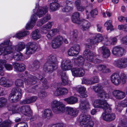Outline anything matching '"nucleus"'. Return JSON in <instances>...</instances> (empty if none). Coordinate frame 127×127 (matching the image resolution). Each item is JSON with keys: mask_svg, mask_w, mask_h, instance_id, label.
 I'll return each instance as SVG.
<instances>
[{"mask_svg": "<svg viewBox=\"0 0 127 127\" xmlns=\"http://www.w3.org/2000/svg\"><path fill=\"white\" fill-rule=\"evenodd\" d=\"M19 77L25 79V82L26 85H31L36 83L38 79L40 80L42 83V85L45 89H47L49 87L46 79L42 76L38 74L37 77L35 76L28 74V72L25 71V74H19Z\"/></svg>", "mask_w": 127, "mask_h": 127, "instance_id": "1", "label": "nucleus"}, {"mask_svg": "<svg viewBox=\"0 0 127 127\" xmlns=\"http://www.w3.org/2000/svg\"><path fill=\"white\" fill-rule=\"evenodd\" d=\"M58 68V62L56 56L50 55L48 57V61L43 66L44 71L48 73H51Z\"/></svg>", "mask_w": 127, "mask_h": 127, "instance_id": "2", "label": "nucleus"}, {"mask_svg": "<svg viewBox=\"0 0 127 127\" xmlns=\"http://www.w3.org/2000/svg\"><path fill=\"white\" fill-rule=\"evenodd\" d=\"M12 111L13 113H19L21 112L22 114L28 117H31L32 115V111L28 105L22 106L20 108V110L18 105H14L13 106Z\"/></svg>", "mask_w": 127, "mask_h": 127, "instance_id": "3", "label": "nucleus"}, {"mask_svg": "<svg viewBox=\"0 0 127 127\" xmlns=\"http://www.w3.org/2000/svg\"><path fill=\"white\" fill-rule=\"evenodd\" d=\"M83 57L87 60L95 64H98L101 62V60L94 59L96 56V54L93 52L91 51L89 49H86L83 53Z\"/></svg>", "mask_w": 127, "mask_h": 127, "instance_id": "4", "label": "nucleus"}, {"mask_svg": "<svg viewBox=\"0 0 127 127\" xmlns=\"http://www.w3.org/2000/svg\"><path fill=\"white\" fill-rule=\"evenodd\" d=\"M9 40L4 42L0 45V55L3 54L5 55L13 52L14 50L12 45H9Z\"/></svg>", "mask_w": 127, "mask_h": 127, "instance_id": "5", "label": "nucleus"}, {"mask_svg": "<svg viewBox=\"0 0 127 127\" xmlns=\"http://www.w3.org/2000/svg\"><path fill=\"white\" fill-rule=\"evenodd\" d=\"M22 91L20 89L13 88L9 95L8 99L11 102H16L20 100L22 97Z\"/></svg>", "mask_w": 127, "mask_h": 127, "instance_id": "6", "label": "nucleus"}, {"mask_svg": "<svg viewBox=\"0 0 127 127\" xmlns=\"http://www.w3.org/2000/svg\"><path fill=\"white\" fill-rule=\"evenodd\" d=\"M94 106L95 108H102L105 112H110L111 109L110 106L106 100L97 99L94 102Z\"/></svg>", "mask_w": 127, "mask_h": 127, "instance_id": "7", "label": "nucleus"}, {"mask_svg": "<svg viewBox=\"0 0 127 127\" xmlns=\"http://www.w3.org/2000/svg\"><path fill=\"white\" fill-rule=\"evenodd\" d=\"M52 109L54 113L58 114L64 111V105L61 102L54 100L51 103Z\"/></svg>", "mask_w": 127, "mask_h": 127, "instance_id": "8", "label": "nucleus"}, {"mask_svg": "<svg viewBox=\"0 0 127 127\" xmlns=\"http://www.w3.org/2000/svg\"><path fill=\"white\" fill-rule=\"evenodd\" d=\"M103 38L102 36L100 34H97L95 37L94 39H90L88 41L90 42V44H86L87 47L90 49H93L94 46V44L100 42L103 39Z\"/></svg>", "mask_w": 127, "mask_h": 127, "instance_id": "9", "label": "nucleus"}, {"mask_svg": "<svg viewBox=\"0 0 127 127\" xmlns=\"http://www.w3.org/2000/svg\"><path fill=\"white\" fill-rule=\"evenodd\" d=\"M114 65L116 67L121 69L127 67V58H122L115 61Z\"/></svg>", "mask_w": 127, "mask_h": 127, "instance_id": "10", "label": "nucleus"}, {"mask_svg": "<svg viewBox=\"0 0 127 127\" xmlns=\"http://www.w3.org/2000/svg\"><path fill=\"white\" fill-rule=\"evenodd\" d=\"M38 48V44L35 42H30L28 43L26 48V54L30 55L34 53Z\"/></svg>", "mask_w": 127, "mask_h": 127, "instance_id": "11", "label": "nucleus"}, {"mask_svg": "<svg viewBox=\"0 0 127 127\" xmlns=\"http://www.w3.org/2000/svg\"><path fill=\"white\" fill-rule=\"evenodd\" d=\"M63 37L60 35L54 37L52 41L51 46L52 48L56 49L60 47L63 43Z\"/></svg>", "mask_w": 127, "mask_h": 127, "instance_id": "12", "label": "nucleus"}, {"mask_svg": "<svg viewBox=\"0 0 127 127\" xmlns=\"http://www.w3.org/2000/svg\"><path fill=\"white\" fill-rule=\"evenodd\" d=\"M126 52V50L124 49L119 46H117L114 47L112 51L113 55L119 57L122 56Z\"/></svg>", "mask_w": 127, "mask_h": 127, "instance_id": "13", "label": "nucleus"}, {"mask_svg": "<svg viewBox=\"0 0 127 127\" xmlns=\"http://www.w3.org/2000/svg\"><path fill=\"white\" fill-rule=\"evenodd\" d=\"M112 94L113 96L117 99L122 100L125 97L126 94L125 93L118 90H115Z\"/></svg>", "mask_w": 127, "mask_h": 127, "instance_id": "14", "label": "nucleus"}, {"mask_svg": "<svg viewBox=\"0 0 127 127\" xmlns=\"http://www.w3.org/2000/svg\"><path fill=\"white\" fill-rule=\"evenodd\" d=\"M62 69L64 71L71 69L72 67L71 62L69 59H65L63 61L61 65Z\"/></svg>", "mask_w": 127, "mask_h": 127, "instance_id": "15", "label": "nucleus"}, {"mask_svg": "<svg viewBox=\"0 0 127 127\" xmlns=\"http://www.w3.org/2000/svg\"><path fill=\"white\" fill-rule=\"evenodd\" d=\"M38 16L37 14L36 15L35 14L31 16L30 22L28 23L27 25L26 28V29L29 30L31 29L35 26L37 19Z\"/></svg>", "mask_w": 127, "mask_h": 127, "instance_id": "16", "label": "nucleus"}, {"mask_svg": "<svg viewBox=\"0 0 127 127\" xmlns=\"http://www.w3.org/2000/svg\"><path fill=\"white\" fill-rule=\"evenodd\" d=\"M120 76L118 73H114L111 75V80L114 84L118 86L121 83Z\"/></svg>", "mask_w": 127, "mask_h": 127, "instance_id": "17", "label": "nucleus"}, {"mask_svg": "<svg viewBox=\"0 0 127 127\" xmlns=\"http://www.w3.org/2000/svg\"><path fill=\"white\" fill-rule=\"evenodd\" d=\"M104 112L105 113H103L102 115V117L103 120L107 121H111L115 119V116L114 114H108V113H110V112Z\"/></svg>", "mask_w": 127, "mask_h": 127, "instance_id": "18", "label": "nucleus"}, {"mask_svg": "<svg viewBox=\"0 0 127 127\" xmlns=\"http://www.w3.org/2000/svg\"><path fill=\"white\" fill-rule=\"evenodd\" d=\"M90 105L89 102L86 100H81L80 104V107L83 112L89 108Z\"/></svg>", "mask_w": 127, "mask_h": 127, "instance_id": "19", "label": "nucleus"}, {"mask_svg": "<svg viewBox=\"0 0 127 127\" xmlns=\"http://www.w3.org/2000/svg\"><path fill=\"white\" fill-rule=\"evenodd\" d=\"M90 115L83 114L80 115L79 121L81 125L91 120Z\"/></svg>", "mask_w": 127, "mask_h": 127, "instance_id": "20", "label": "nucleus"}, {"mask_svg": "<svg viewBox=\"0 0 127 127\" xmlns=\"http://www.w3.org/2000/svg\"><path fill=\"white\" fill-rule=\"evenodd\" d=\"M98 70L102 71L103 73H107L111 72L109 68H106V66L105 65L99 64L97 66Z\"/></svg>", "mask_w": 127, "mask_h": 127, "instance_id": "21", "label": "nucleus"}, {"mask_svg": "<svg viewBox=\"0 0 127 127\" xmlns=\"http://www.w3.org/2000/svg\"><path fill=\"white\" fill-rule=\"evenodd\" d=\"M37 98V96H33L25 100L20 101V103L21 104H29L35 102Z\"/></svg>", "mask_w": 127, "mask_h": 127, "instance_id": "22", "label": "nucleus"}, {"mask_svg": "<svg viewBox=\"0 0 127 127\" xmlns=\"http://www.w3.org/2000/svg\"><path fill=\"white\" fill-rule=\"evenodd\" d=\"M80 13L78 12H75L74 13L72 17V22L75 23L80 24L81 23L82 21L79 18Z\"/></svg>", "mask_w": 127, "mask_h": 127, "instance_id": "23", "label": "nucleus"}, {"mask_svg": "<svg viewBox=\"0 0 127 127\" xmlns=\"http://www.w3.org/2000/svg\"><path fill=\"white\" fill-rule=\"evenodd\" d=\"M100 50L101 51L103 57L105 58H108L110 55V52L108 48L105 46H103L100 48Z\"/></svg>", "mask_w": 127, "mask_h": 127, "instance_id": "24", "label": "nucleus"}, {"mask_svg": "<svg viewBox=\"0 0 127 127\" xmlns=\"http://www.w3.org/2000/svg\"><path fill=\"white\" fill-rule=\"evenodd\" d=\"M13 65L14 68L17 71L22 72L25 70V65L24 64L14 63H13Z\"/></svg>", "mask_w": 127, "mask_h": 127, "instance_id": "25", "label": "nucleus"}, {"mask_svg": "<svg viewBox=\"0 0 127 127\" xmlns=\"http://www.w3.org/2000/svg\"><path fill=\"white\" fill-rule=\"evenodd\" d=\"M76 90L80 94L79 96L81 98L86 97L87 95L86 94V89L83 87L77 88Z\"/></svg>", "mask_w": 127, "mask_h": 127, "instance_id": "26", "label": "nucleus"}, {"mask_svg": "<svg viewBox=\"0 0 127 127\" xmlns=\"http://www.w3.org/2000/svg\"><path fill=\"white\" fill-rule=\"evenodd\" d=\"M47 12L48 7L46 6L39 8L37 10L36 14L39 17H40L45 15Z\"/></svg>", "mask_w": 127, "mask_h": 127, "instance_id": "27", "label": "nucleus"}, {"mask_svg": "<svg viewBox=\"0 0 127 127\" xmlns=\"http://www.w3.org/2000/svg\"><path fill=\"white\" fill-rule=\"evenodd\" d=\"M52 22H49L47 24L43 26V28H40V31L42 33H46L50 29L52 26Z\"/></svg>", "mask_w": 127, "mask_h": 127, "instance_id": "28", "label": "nucleus"}, {"mask_svg": "<svg viewBox=\"0 0 127 127\" xmlns=\"http://www.w3.org/2000/svg\"><path fill=\"white\" fill-rule=\"evenodd\" d=\"M67 112L68 114L70 116L75 117L77 115L78 111L75 108L68 107L67 108Z\"/></svg>", "mask_w": 127, "mask_h": 127, "instance_id": "29", "label": "nucleus"}, {"mask_svg": "<svg viewBox=\"0 0 127 127\" xmlns=\"http://www.w3.org/2000/svg\"><path fill=\"white\" fill-rule=\"evenodd\" d=\"M64 100L67 103L70 104H74L78 101L77 98L73 96H71L70 97L65 98Z\"/></svg>", "mask_w": 127, "mask_h": 127, "instance_id": "30", "label": "nucleus"}, {"mask_svg": "<svg viewBox=\"0 0 127 127\" xmlns=\"http://www.w3.org/2000/svg\"><path fill=\"white\" fill-rule=\"evenodd\" d=\"M70 3H71L69 1H66V2H64V5L65 6L62 9V11L64 12H68L71 10L73 8L70 6H68Z\"/></svg>", "mask_w": 127, "mask_h": 127, "instance_id": "31", "label": "nucleus"}, {"mask_svg": "<svg viewBox=\"0 0 127 127\" xmlns=\"http://www.w3.org/2000/svg\"><path fill=\"white\" fill-rule=\"evenodd\" d=\"M52 113L50 109H47L44 110L42 115L44 117L49 119L52 116Z\"/></svg>", "mask_w": 127, "mask_h": 127, "instance_id": "32", "label": "nucleus"}, {"mask_svg": "<svg viewBox=\"0 0 127 127\" xmlns=\"http://www.w3.org/2000/svg\"><path fill=\"white\" fill-rule=\"evenodd\" d=\"M50 15H47L43 18L41 19L39 21L37 22V25L38 26H41L43 24L46 23L48 20H50Z\"/></svg>", "mask_w": 127, "mask_h": 127, "instance_id": "33", "label": "nucleus"}, {"mask_svg": "<svg viewBox=\"0 0 127 127\" xmlns=\"http://www.w3.org/2000/svg\"><path fill=\"white\" fill-rule=\"evenodd\" d=\"M40 65L39 61L37 60H34L32 65V69L33 71H35L39 68Z\"/></svg>", "mask_w": 127, "mask_h": 127, "instance_id": "34", "label": "nucleus"}, {"mask_svg": "<svg viewBox=\"0 0 127 127\" xmlns=\"http://www.w3.org/2000/svg\"><path fill=\"white\" fill-rule=\"evenodd\" d=\"M60 7V4L56 2H52L49 4L50 9L52 11H56Z\"/></svg>", "mask_w": 127, "mask_h": 127, "instance_id": "35", "label": "nucleus"}, {"mask_svg": "<svg viewBox=\"0 0 127 127\" xmlns=\"http://www.w3.org/2000/svg\"><path fill=\"white\" fill-rule=\"evenodd\" d=\"M61 76L62 81V84L64 86L67 85L69 81L68 78L66 76L65 73V72L63 73Z\"/></svg>", "mask_w": 127, "mask_h": 127, "instance_id": "36", "label": "nucleus"}, {"mask_svg": "<svg viewBox=\"0 0 127 127\" xmlns=\"http://www.w3.org/2000/svg\"><path fill=\"white\" fill-rule=\"evenodd\" d=\"M32 39L34 40H36L40 38L41 36L39 32L38 29L32 32Z\"/></svg>", "mask_w": 127, "mask_h": 127, "instance_id": "37", "label": "nucleus"}, {"mask_svg": "<svg viewBox=\"0 0 127 127\" xmlns=\"http://www.w3.org/2000/svg\"><path fill=\"white\" fill-rule=\"evenodd\" d=\"M6 62L5 60L0 59V75L3 76L4 75V73L3 70L4 67L3 65Z\"/></svg>", "mask_w": 127, "mask_h": 127, "instance_id": "38", "label": "nucleus"}, {"mask_svg": "<svg viewBox=\"0 0 127 127\" xmlns=\"http://www.w3.org/2000/svg\"><path fill=\"white\" fill-rule=\"evenodd\" d=\"M0 85L5 87H9L10 85L7 82V80L3 77H2L0 79Z\"/></svg>", "mask_w": 127, "mask_h": 127, "instance_id": "39", "label": "nucleus"}, {"mask_svg": "<svg viewBox=\"0 0 127 127\" xmlns=\"http://www.w3.org/2000/svg\"><path fill=\"white\" fill-rule=\"evenodd\" d=\"M25 45L24 42H20L16 45L15 50L18 52H20L25 48Z\"/></svg>", "mask_w": 127, "mask_h": 127, "instance_id": "40", "label": "nucleus"}, {"mask_svg": "<svg viewBox=\"0 0 127 127\" xmlns=\"http://www.w3.org/2000/svg\"><path fill=\"white\" fill-rule=\"evenodd\" d=\"M12 122L9 120H7L3 122L0 124V127H10Z\"/></svg>", "mask_w": 127, "mask_h": 127, "instance_id": "41", "label": "nucleus"}, {"mask_svg": "<svg viewBox=\"0 0 127 127\" xmlns=\"http://www.w3.org/2000/svg\"><path fill=\"white\" fill-rule=\"evenodd\" d=\"M91 26L90 23L88 21L84 20L82 25V29L83 31H86L89 29Z\"/></svg>", "mask_w": 127, "mask_h": 127, "instance_id": "42", "label": "nucleus"}, {"mask_svg": "<svg viewBox=\"0 0 127 127\" xmlns=\"http://www.w3.org/2000/svg\"><path fill=\"white\" fill-rule=\"evenodd\" d=\"M104 40L107 42H109L113 45H115L117 42V39L116 37H114L112 38H108L107 37H106L104 38Z\"/></svg>", "mask_w": 127, "mask_h": 127, "instance_id": "43", "label": "nucleus"}, {"mask_svg": "<svg viewBox=\"0 0 127 127\" xmlns=\"http://www.w3.org/2000/svg\"><path fill=\"white\" fill-rule=\"evenodd\" d=\"M75 62L78 65H82L84 63V60L82 56H80L75 60Z\"/></svg>", "mask_w": 127, "mask_h": 127, "instance_id": "44", "label": "nucleus"}, {"mask_svg": "<svg viewBox=\"0 0 127 127\" xmlns=\"http://www.w3.org/2000/svg\"><path fill=\"white\" fill-rule=\"evenodd\" d=\"M29 34V33L28 31L20 32L17 34L16 36L17 38H20Z\"/></svg>", "mask_w": 127, "mask_h": 127, "instance_id": "45", "label": "nucleus"}, {"mask_svg": "<svg viewBox=\"0 0 127 127\" xmlns=\"http://www.w3.org/2000/svg\"><path fill=\"white\" fill-rule=\"evenodd\" d=\"M97 96L99 98H107L109 97L108 95L106 93L104 90L103 91H101L98 93Z\"/></svg>", "mask_w": 127, "mask_h": 127, "instance_id": "46", "label": "nucleus"}, {"mask_svg": "<svg viewBox=\"0 0 127 127\" xmlns=\"http://www.w3.org/2000/svg\"><path fill=\"white\" fill-rule=\"evenodd\" d=\"M120 81L121 83H122L123 84H125L126 82L127 77V75L125 73H122L120 74Z\"/></svg>", "mask_w": 127, "mask_h": 127, "instance_id": "47", "label": "nucleus"}, {"mask_svg": "<svg viewBox=\"0 0 127 127\" xmlns=\"http://www.w3.org/2000/svg\"><path fill=\"white\" fill-rule=\"evenodd\" d=\"M7 99L5 98L2 97L0 98V108L5 106L7 104Z\"/></svg>", "mask_w": 127, "mask_h": 127, "instance_id": "48", "label": "nucleus"}, {"mask_svg": "<svg viewBox=\"0 0 127 127\" xmlns=\"http://www.w3.org/2000/svg\"><path fill=\"white\" fill-rule=\"evenodd\" d=\"M112 21L111 20H109L106 22L104 24L105 26L107 27V30H111L113 28L111 23Z\"/></svg>", "mask_w": 127, "mask_h": 127, "instance_id": "49", "label": "nucleus"}, {"mask_svg": "<svg viewBox=\"0 0 127 127\" xmlns=\"http://www.w3.org/2000/svg\"><path fill=\"white\" fill-rule=\"evenodd\" d=\"M94 89L96 93H99L101 91H103L104 90L103 89L102 86L100 85H98L95 86Z\"/></svg>", "mask_w": 127, "mask_h": 127, "instance_id": "50", "label": "nucleus"}, {"mask_svg": "<svg viewBox=\"0 0 127 127\" xmlns=\"http://www.w3.org/2000/svg\"><path fill=\"white\" fill-rule=\"evenodd\" d=\"M94 125V122L92 120H90L82 124L81 125H84V127H93Z\"/></svg>", "mask_w": 127, "mask_h": 127, "instance_id": "51", "label": "nucleus"}, {"mask_svg": "<svg viewBox=\"0 0 127 127\" xmlns=\"http://www.w3.org/2000/svg\"><path fill=\"white\" fill-rule=\"evenodd\" d=\"M14 127H28V126L27 123L21 122L15 124Z\"/></svg>", "mask_w": 127, "mask_h": 127, "instance_id": "52", "label": "nucleus"}, {"mask_svg": "<svg viewBox=\"0 0 127 127\" xmlns=\"http://www.w3.org/2000/svg\"><path fill=\"white\" fill-rule=\"evenodd\" d=\"M123 107H124L122 106V104L120 102L116 105L115 109L116 111L121 112L122 110Z\"/></svg>", "mask_w": 127, "mask_h": 127, "instance_id": "53", "label": "nucleus"}, {"mask_svg": "<svg viewBox=\"0 0 127 127\" xmlns=\"http://www.w3.org/2000/svg\"><path fill=\"white\" fill-rule=\"evenodd\" d=\"M68 55L70 56H73L77 54L73 48L72 47L68 50Z\"/></svg>", "mask_w": 127, "mask_h": 127, "instance_id": "54", "label": "nucleus"}, {"mask_svg": "<svg viewBox=\"0 0 127 127\" xmlns=\"http://www.w3.org/2000/svg\"><path fill=\"white\" fill-rule=\"evenodd\" d=\"M15 84L16 86L18 87H22L23 84V81L21 79H18L16 80Z\"/></svg>", "mask_w": 127, "mask_h": 127, "instance_id": "55", "label": "nucleus"}, {"mask_svg": "<svg viewBox=\"0 0 127 127\" xmlns=\"http://www.w3.org/2000/svg\"><path fill=\"white\" fill-rule=\"evenodd\" d=\"M72 75L78 77L79 68H73L71 69Z\"/></svg>", "mask_w": 127, "mask_h": 127, "instance_id": "56", "label": "nucleus"}, {"mask_svg": "<svg viewBox=\"0 0 127 127\" xmlns=\"http://www.w3.org/2000/svg\"><path fill=\"white\" fill-rule=\"evenodd\" d=\"M91 79L92 84L97 83L99 81V77L97 76L93 77L91 78Z\"/></svg>", "mask_w": 127, "mask_h": 127, "instance_id": "57", "label": "nucleus"}, {"mask_svg": "<svg viewBox=\"0 0 127 127\" xmlns=\"http://www.w3.org/2000/svg\"><path fill=\"white\" fill-rule=\"evenodd\" d=\"M119 123L127 127V118L126 117H123L122 118Z\"/></svg>", "mask_w": 127, "mask_h": 127, "instance_id": "58", "label": "nucleus"}, {"mask_svg": "<svg viewBox=\"0 0 127 127\" xmlns=\"http://www.w3.org/2000/svg\"><path fill=\"white\" fill-rule=\"evenodd\" d=\"M82 83L83 84H85L87 85H92L91 79L85 78H84L82 80Z\"/></svg>", "mask_w": 127, "mask_h": 127, "instance_id": "59", "label": "nucleus"}, {"mask_svg": "<svg viewBox=\"0 0 127 127\" xmlns=\"http://www.w3.org/2000/svg\"><path fill=\"white\" fill-rule=\"evenodd\" d=\"M78 77H82L85 74V72L84 69L82 68H79L78 71Z\"/></svg>", "mask_w": 127, "mask_h": 127, "instance_id": "60", "label": "nucleus"}, {"mask_svg": "<svg viewBox=\"0 0 127 127\" xmlns=\"http://www.w3.org/2000/svg\"><path fill=\"white\" fill-rule=\"evenodd\" d=\"M90 13L91 16L92 17L94 18L98 14L97 10L96 9H93L91 11Z\"/></svg>", "mask_w": 127, "mask_h": 127, "instance_id": "61", "label": "nucleus"}, {"mask_svg": "<svg viewBox=\"0 0 127 127\" xmlns=\"http://www.w3.org/2000/svg\"><path fill=\"white\" fill-rule=\"evenodd\" d=\"M61 95L66 94L68 92V91L66 88L63 87L60 88Z\"/></svg>", "mask_w": 127, "mask_h": 127, "instance_id": "62", "label": "nucleus"}, {"mask_svg": "<svg viewBox=\"0 0 127 127\" xmlns=\"http://www.w3.org/2000/svg\"><path fill=\"white\" fill-rule=\"evenodd\" d=\"M38 95L40 98H42L47 95V94L45 92L44 90H43L39 93Z\"/></svg>", "mask_w": 127, "mask_h": 127, "instance_id": "63", "label": "nucleus"}, {"mask_svg": "<svg viewBox=\"0 0 127 127\" xmlns=\"http://www.w3.org/2000/svg\"><path fill=\"white\" fill-rule=\"evenodd\" d=\"M118 28L119 30L125 31L127 32V24L124 25H119L118 26Z\"/></svg>", "mask_w": 127, "mask_h": 127, "instance_id": "64", "label": "nucleus"}]
</instances>
